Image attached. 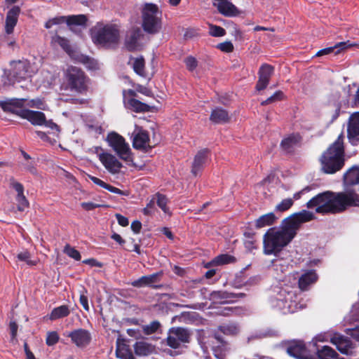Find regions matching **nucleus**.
Instances as JSON below:
<instances>
[{"instance_id":"f257e3e1","label":"nucleus","mask_w":359,"mask_h":359,"mask_svg":"<svg viewBox=\"0 0 359 359\" xmlns=\"http://www.w3.org/2000/svg\"><path fill=\"white\" fill-rule=\"evenodd\" d=\"M346 189L344 191L334 192L326 191L320 193L310 199L308 208L316 207V212L322 215H336L344 212L349 208H359V166L353 165L343 176Z\"/></svg>"},{"instance_id":"f03ea898","label":"nucleus","mask_w":359,"mask_h":359,"mask_svg":"<svg viewBox=\"0 0 359 359\" xmlns=\"http://www.w3.org/2000/svg\"><path fill=\"white\" fill-rule=\"evenodd\" d=\"M344 135L340 134L337 140L323 152L319 161L320 170L325 174H334L345 165Z\"/></svg>"},{"instance_id":"7ed1b4c3","label":"nucleus","mask_w":359,"mask_h":359,"mask_svg":"<svg viewBox=\"0 0 359 359\" xmlns=\"http://www.w3.org/2000/svg\"><path fill=\"white\" fill-rule=\"evenodd\" d=\"M25 99L11 98L0 101V107L4 112L11 113L29 121L34 126H43L45 114L40 111L25 109Z\"/></svg>"},{"instance_id":"20e7f679","label":"nucleus","mask_w":359,"mask_h":359,"mask_svg":"<svg viewBox=\"0 0 359 359\" xmlns=\"http://www.w3.org/2000/svg\"><path fill=\"white\" fill-rule=\"evenodd\" d=\"M63 79L65 90L80 95H86L88 92L90 79L81 68L68 67L64 72Z\"/></svg>"},{"instance_id":"39448f33","label":"nucleus","mask_w":359,"mask_h":359,"mask_svg":"<svg viewBox=\"0 0 359 359\" xmlns=\"http://www.w3.org/2000/svg\"><path fill=\"white\" fill-rule=\"evenodd\" d=\"M291 241L290 236H287L280 229L271 227L263 236V252L266 255L278 257L283 249Z\"/></svg>"},{"instance_id":"423d86ee","label":"nucleus","mask_w":359,"mask_h":359,"mask_svg":"<svg viewBox=\"0 0 359 359\" xmlns=\"http://www.w3.org/2000/svg\"><path fill=\"white\" fill-rule=\"evenodd\" d=\"M162 12L158 6L153 3H146L142 9V27L145 32L155 34L161 29Z\"/></svg>"},{"instance_id":"0eeeda50","label":"nucleus","mask_w":359,"mask_h":359,"mask_svg":"<svg viewBox=\"0 0 359 359\" xmlns=\"http://www.w3.org/2000/svg\"><path fill=\"white\" fill-rule=\"evenodd\" d=\"M119 30L114 25H106L97 29L92 35V40L96 45L109 48L116 46L119 41Z\"/></svg>"},{"instance_id":"6e6552de","label":"nucleus","mask_w":359,"mask_h":359,"mask_svg":"<svg viewBox=\"0 0 359 359\" xmlns=\"http://www.w3.org/2000/svg\"><path fill=\"white\" fill-rule=\"evenodd\" d=\"M106 140L120 158L125 161L128 164L133 162L131 150L123 137L117 133L111 132L107 135Z\"/></svg>"},{"instance_id":"1a4fd4ad","label":"nucleus","mask_w":359,"mask_h":359,"mask_svg":"<svg viewBox=\"0 0 359 359\" xmlns=\"http://www.w3.org/2000/svg\"><path fill=\"white\" fill-rule=\"evenodd\" d=\"M302 140V136L299 133H292L283 138L280 147L285 154L294 155L296 148L301 147Z\"/></svg>"},{"instance_id":"9d476101","label":"nucleus","mask_w":359,"mask_h":359,"mask_svg":"<svg viewBox=\"0 0 359 359\" xmlns=\"http://www.w3.org/2000/svg\"><path fill=\"white\" fill-rule=\"evenodd\" d=\"M274 74V67L271 65L264 63L258 70V80L255 89L257 92L265 90L269 84L270 80Z\"/></svg>"},{"instance_id":"9b49d317","label":"nucleus","mask_w":359,"mask_h":359,"mask_svg":"<svg viewBox=\"0 0 359 359\" xmlns=\"http://www.w3.org/2000/svg\"><path fill=\"white\" fill-rule=\"evenodd\" d=\"M163 276V271L161 270L148 276H143L131 282L130 285L135 287H143L147 286L153 289H161L163 285H156V283L161 280Z\"/></svg>"},{"instance_id":"f8f14e48","label":"nucleus","mask_w":359,"mask_h":359,"mask_svg":"<svg viewBox=\"0 0 359 359\" xmlns=\"http://www.w3.org/2000/svg\"><path fill=\"white\" fill-rule=\"evenodd\" d=\"M286 351L297 359H311L308 350L303 341L293 340L286 344Z\"/></svg>"},{"instance_id":"ddd939ff","label":"nucleus","mask_w":359,"mask_h":359,"mask_svg":"<svg viewBox=\"0 0 359 359\" xmlns=\"http://www.w3.org/2000/svg\"><path fill=\"white\" fill-rule=\"evenodd\" d=\"M347 137L352 145H359V111L353 113L349 117Z\"/></svg>"},{"instance_id":"4468645a","label":"nucleus","mask_w":359,"mask_h":359,"mask_svg":"<svg viewBox=\"0 0 359 359\" xmlns=\"http://www.w3.org/2000/svg\"><path fill=\"white\" fill-rule=\"evenodd\" d=\"M67 336L71 339L72 344L81 348L88 346L92 339L90 332L83 328L76 329Z\"/></svg>"},{"instance_id":"2eb2a0df","label":"nucleus","mask_w":359,"mask_h":359,"mask_svg":"<svg viewBox=\"0 0 359 359\" xmlns=\"http://www.w3.org/2000/svg\"><path fill=\"white\" fill-rule=\"evenodd\" d=\"M11 75L20 82L30 76V64L27 60H18L11 65Z\"/></svg>"},{"instance_id":"dca6fc26","label":"nucleus","mask_w":359,"mask_h":359,"mask_svg":"<svg viewBox=\"0 0 359 359\" xmlns=\"http://www.w3.org/2000/svg\"><path fill=\"white\" fill-rule=\"evenodd\" d=\"M210 154V150L205 148L199 150L194 158L191 172L193 175L197 176L203 170L208 157Z\"/></svg>"},{"instance_id":"f3484780","label":"nucleus","mask_w":359,"mask_h":359,"mask_svg":"<svg viewBox=\"0 0 359 359\" xmlns=\"http://www.w3.org/2000/svg\"><path fill=\"white\" fill-rule=\"evenodd\" d=\"M99 159L104 168L111 174L120 172L122 163L112 154L108 153H100Z\"/></svg>"},{"instance_id":"a211bd4d","label":"nucleus","mask_w":359,"mask_h":359,"mask_svg":"<svg viewBox=\"0 0 359 359\" xmlns=\"http://www.w3.org/2000/svg\"><path fill=\"white\" fill-rule=\"evenodd\" d=\"M213 6L217 8L218 12L225 17H235L240 14L237 7L228 0H214Z\"/></svg>"},{"instance_id":"6ab92c4d","label":"nucleus","mask_w":359,"mask_h":359,"mask_svg":"<svg viewBox=\"0 0 359 359\" xmlns=\"http://www.w3.org/2000/svg\"><path fill=\"white\" fill-rule=\"evenodd\" d=\"M20 12L21 9L18 6H13L7 12L4 27L5 32L7 34H11L13 32L14 28L18 23Z\"/></svg>"},{"instance_id":"aec40b11","label":"nucleus","mask_w":359,"mask_h":359,"mask_svg":"<svg viewBox=\"0 0 359 359\" xmlns=\"http://www.w3.org/2000/svg\"><path fill=\"white\" fill-rule=\"evenodd\" d=\"M299 228V224L294 214H292L282 221V227L280 230L285 233L287 236H290L292 240L296 236L297 230Z\"/></svg>"},{"instance_id":"412c9836","label":"nucleus","mask_w":359,"mask_h":359,"mask_svg":"<svg viewBox=\"0 0 359 359\" xmlns=\"http://www.w3.org/2000/svg\"><path fill=\"white\" fill-rule=\"evenodd\" d=\"M149 133L147 130H140L133 137V147L136 149L147 151L151 149L149 145Z\"/></svg>"},{"instance_id":"4be33fe9","label":"nucleus","mask_w":359,"mask_h":359,"mask_svg":"<svg viewBox=\"0 0 359 359\" xmlns=\"http://www.w3.org/2000/svg\"><path fill=\"white\" fill-rule=\"evenodd\" d=\"M11 186L17 192L15 200L18 203V210L20 212H23L29 205L28 200L24 195V187L18 182H13Z\"/></svg>"},{"instance_id":"5701e85b","label":"nucleus","mask_w":359,"mask_h":359,"mask_svg":"<svg viewBox=\"0 0 359 359\" xmlns=\"http://www.w3.org/2000/svg\"><path fill=\"white\" fill-rule=\"evenodd\" d=\"M142 32L140 28L136 27L130 30L129 34L125 39V46L130 52L135 51L138 49V41L142 36Z\"/></svg>"},{"instance_id":"b1692460","label":"nucleus","mask_w":359,"mask_h":359,"mask_svg":"<svg viewBox=\"0 0 359 359\" xmlns=\"http://www.w3.org/2000/svg\"><path fill=\"white\" fill-rule=\"evenodd\" d=\"M318 280V275L314 270H309L303 273L299 278L298 285L302 291H306L309 287L316 283Z\"/></svg>"},{"instance_id":"393cba45","label":"nucleus","mask_w":359,"mask_h":359,"mask_svg":"<svg viewBox=\"0 0 359 359\" xmlns=\"http://www.w3.org/2000/svg\"><path fill=\"white\" fill-rule=\"evenodd\" d=\"M357 46L356 44L352 43L350 42V41H344V42H339L336 43L334 46L327 47L323 48L320 50H318L316 55L318 57H320L325 55H329L334 51L335 49H337V51L335 52V54H338L340 53L341 50L347 49L348 48L353 47Z\"/></svg>"},{"instance_id":"a878e982","label":"nucleus","mask_w":359,"mask_h":359,"mask_svg":"<svg viewBox=\"0 0 359 359\" xmlns=\"http://www.w3.org/2000/svg\"><path fill=\"white\" fill-rule=\"evenodd\" d=\"M331 342L334 344L338 351L343 354H348L349 349L352 348L351 339L342 335L332 337Z\"/></svg>"},{"instance_id":"bb28decb","label":"nucleus","mask_w":359,"mask_h":359,"mask_svg":"<svg viewBox=\"0 0 359 359\" xmlns=\"http://www.w3.org/2000/svg\"><path fill=\"white\" fill-rule=\"evenodd\" d=\"M277 219L278 218L273 212L264 214L255 220V227L259 229L272 226L276 223Z\"/></svg>"},{"instance_id":"cd10ccee","label":"nucleus","mask_w":359,"mask_h":359,"mask_svg":"<svg viewBox=\"0 0 359 359\" xmlns=\"http://www.w3.org/2000/svg\"><path fill=\"white\" fill-rule=\"evenodd\" d=\"M51 44L53 46H59L69 55H71L74 53V50L70 44L69 40L57 34H55L51 37Z\"/></svg>"},{"instance_id":"c85d7f7f","label":"nucleus","mask_w":359,"mask_h":359,"mask_svg":"<svg viewBox=\"0 0 359 359\" xmlns=\"http://www.w3.org/2000/svg\"><path fill=\"white\" fill-rule=\"evenodd\" d=\"M134 350L136 355L139 356H147L155 351V346L147 342L140 341L134 344Z\"/></svg>"},{"instance_id":"c756f323","label":"nucleus","mask_w":359,"mask_h":359,"mask_svg":"<svg viewBox=\"0 0 359 359\" xmlns=\"http://www.w3.org/2000/svg\"><path fill=\"white\" fill-rule=\"evenodd\" d=\"M90 179L94 184L108 190L111 193L126 196H128L129 195V191L121 190L117 187H115L109 184L104 182V181H102V180L97 177L90 176Z\"/></svg>"},{"instance_id":"7c9ffc66","label":"nucleus","mask_w":359,"mask_h":359,"mask_svg":"<svg viewBox=\"0 0 359 359\" xmlns=\"http://www.w3.org/2000/svg\"><path fill=\"white\" fill-rule=\"evenodd\" d=\"M210 120L215 123L228 122L229 120L228 111L221 107H217L212 111Z\"/></svg>"},{"instance_id":"2f4dec72","label":"nucleus","mask_w":359,"mask_h":359,"mask_svg":"<svg viewBox=\"0 0 359 359\" xmlns=\"http://www.w3.org/2000/svg\"><path fill=\"white\" fill-rule=\"evenodd\" d=\"M236 259L235 257L229 254H222L215 257L211 262H208L205 267L208 268L212 265L222 266L224 264H231L236 262Z\"/></svg>"},{"instance_id":"473e14b6","label":"nucleus","mask_w":359,"mask_h":359,"mask_svg":"<svg viewBox=\"0 0 359 359\" xmlns=\"http://www.w3.org/2000/svg\"><path fill=\"white\" fill-rule=\"evenodd\" d=\"M128 104L130 109L137 113L149 112L152 111L153 108L149 104L142 102L141 101L135 98L128 99Z\"/></svg>"},{"instance_id":"72a5a7b5","label":"nucleus","mask_w":359,"mask_h":359,"mask_svg":"<svg viewBox=\"0 0 359 359\" xmlns=\"http://www.w3.org/2000/svg\"><path fill=\"white\" fill-rule=\"evenodd\" d=\"M316 353L319 359H336L338 353L330 346H323L320 348H316Z\"/></svg>"},{"instance_id":"f704fd0d","label":"nucleus","mask_w":359,"mask_h":359,"mask_svg":"<svg viewBox=\"0 0 359 359\" xmlns=\"http://www.w3.org/2000/svg\"><path fill=\"white\" fill-rule=\"evenodd\" d=\"M116 355L120 359H135L129 345L126 344H120L117 343Z\"/></svg>"},{"instance_id":"c9c22d12","label":"nucleus","mask_w":359,"mask_h":359,"mask_svg":"<svg viewBox=\"0 0 359 359\" xmlns=\"http://www.w3.org/2000/svg\"><path fill=\"white\" fill-rule=\"evenodd\" d=\"M70 311L67 305H62L54 308L50 316L49 319L51 320H55L59 318L67 317L69 315Z\"/></svg>"},{"instance_id":"e433bc0d","label":"nucleus","mask_w":359,"mask_h":359,"mask_svg":"<svg viewBox=\"0 0 359 359\" xmlns=\"http://www.w3.org/2000/svg\"><path fill=\"white\" fill-rule=\"evenodd\" d=\"M88 18L86 15H72L67 16L66 23L71 26H86Z\"/></svg>"},{"instance_id":"4c0bfd02","label":"nucleus","mask_w":359,"mask_h":359,"mask_svg":"<svg viewBox=\"0 0 359 359\" xmlns=\"http://www.w3.org/2000/svg\"><path fill=\"white\" fill-rule=\"evenodd\" d=\"M154 196L157 205L162 210V211L165 214L170 215L171 212L170 211V209L167 205L169 201L167 196L164 194H160L159 192L156 193Z\"/></svg>"},{"instance_id":"58836bf2","label":"nucleus","mask_w":359,"mask_h":359,"mask_svg":"<svg viewBox=\"0 0 359 359\" xmlns=\"http://www.w3.org/2000/svg\"><path fill=\"white\" fill-rule=\"evenodd\" d=\"M171 333L175 335L180 342L187 343L189 341L190 334L187 329L183 327L173 328Z\"/></svg>"},{"instance_id":"ea45409f","label":"nucleus","mask_w":359,"mask_h":359,"mask_svg":"<svg viewBox=\"0 0 359 359\" xmlns=\"http://www.w3.org/2000/svg\"><path fill=\"white\" fill-rule=\"evenodd\" d=\"M294 215L299 225L302 223L311 221L315 218V215L313 212L306 210H303L299 212L294 213Z\"/></svg>"},{"instance_id":"a19ab883","label":"nucleus","mask_w":359,"mask_h":359,"mask_svg":"<svg viewBox=\"0 0 359 359\" xmlns=\"http://www.w3.org/2000/svg\"><path fill=\"white\" fill-rule=\"evenodd\" d=\"M133 68L134 72L140 76H145V60L143 57L135 59Z\"/></svg>"},{"instance_id":"79ce46f5","label":"nucleus","mask_w":359,"mask_h":359,"mask_svg":"<svg viewBox=\"0 0 359 359\" xmlns=\"http://www.w3.org/2000/svg\"><path fill=\"white\" fill-rule=\"evenodd\" d=\"M210 296L213 300L221 303L228 302L229 299H231V294L226 291H213Z\"/></svg>"},{"instance_id":"37998d69","label":"nucleus","mask_w":359,"mask_h":359,"mask_svg":"<svg viewBox=\"0 0 359 359\" xmlns=\"http://www.w3.org/2000/svg\"><path fill=\"white\" fill-rule=\"evenodd\" d=\"M218 330L222 333L226 335H235L239 332L238 326L234 323L219 325Z\"/></svg>"},{"instance_id":"c03bdc74","label":"nucleus","mask_w":359,"mask_h":359,"mask_svg":"<svg viewBox=\"0 0 359 359\" xmlns=\"http://www.w3.org/2000/svg\"><path fill=\"white\" fill-rule=\"evenodd\" d=\"M285 96L283 91L277 90L271 96L268 97L266 100H263L261 102L262 106H266L268 104H272L273 102H276L280 100H283Z\"/></svg>"},{"instance_id":"a18cd8bd","label":"nucleus","mask_w":359,"mask_h":359,"mask_svg":"<svg viewBox=\"0 0 359 359\" xmlns=\"http://www.w3.org/2000/svg\"><path fill=\"white\" fill-rule=\"evenodd\" d=\"M294 204V201L292 198H288L283 199L280 203H279L275 208V210L278 212H285L288 210Z\"/></svg>"},{"instance_id":"49530a36","label":"nucleus","mask_w":359,"mask_h":359,"mask_svg":"<svg viewBox=\"0 0 359 359\" xmlns=\"http://www.w3.org/2000/svg\"><path fill=\"white\" fill-rule=\"evenodd\" d=\"M161 324L158 321H152L150 324L144 325L142 328L143 332L145 334H151L157 332L160 328Z\"/></svg>"},{"instance_id":"de8ad7c7","label":"nucleus","mask_w":359,"mask_h":359,"mask_svg":"<svg viewBox=\"0 0 359 359\" xmlns=\"http://www.w3.org/2000/svg\"><path fill=\"white\" fill-rule=\"evenodd\" d=\"M212 344H215V342L212 341ZM226 351V346H221V345H217V346L213 345L212 346L213 354L218 359H224V358L226 356V353H225Z\"/></svg>"},{"instance_id":"09e8293b","label":"nucleus","mask_w":359,"mask_h":359,"mask_svg":"<svg viewBox=\"0 0 359 359\" xmlns=\"http://www.w3.org/2000/svg\"><path fill=\"white\" fill-rule=\"evenodd\" d=\"M64 252L76 261H80L81 259L80 252L74 248L71 247L69 244L66 245L65 247Z\"/></svg>"},{"instance_id":"8fccbe9b","label":"nucleus","mask_w":359,"mask_h":359,"mask_svg":"<svg viewBox=\"0 0 359 359\" xmlns=\"http://www.w3.org/2000/svg\"><path fill=\"white\" fill-rule=\"evenodd\" d=\"M17 258L19 261L25 262L29 266H34L36 264V262L31 260V255L27 250L18 253Z\"/></svg>"},{"instance_id":"3c124183","label":"nucleus","mask_w":359,"mask_h":359,"mask_svg":"<svg viewBox=\"0 0 359 359\" xmlns=\"http://www.w3.org/2000/svg\"><path fill=\"white\" fill-rule=\"evenodd\" d=\"M209 34L215 37H220L226 34V30L220 26L210 25Z\"/></svg>"},{"instance_id":"603ef678","label":"nucleus","mask_w":359,"mask_h":359,"mask_svg":"<svg viewBox=\"0 0 359 359\" xmlns=\"http://www.w3.org/2000/svg\"><path fill=\"white\" fill-rule=\"evenodd\" d=\"M217 48L219 49L221 51L227 53H231L234 50L233 43L229 41L218 43L217 45Z\"/></svg>"},{"instance_id":"864d4df0","label":"nucleus","mask_w":359,"mask_h":359,"mask_svg":"<svg viewBox=\"0 0 359 359\" xmlns=\"http://www.w3.org/2000/svg\"><path fill=\"white\" fill-rule=\"evenodd\" d=\"M59 339V335L57 332H49L47 334L46 343L48 346H53L58 342Z\"/></svg>"},{"instance_id":"5fc2aeb1","label":"nucleus","mask_w":359,"mask_h":359,"mask_svg":"<svg viewBox=\"0 0 359 359\" xmlns=\"http://www.w3.org/2000/svg\"><path fill=\"white\" fill-rule=\"evenodd\" d=\"M184 63L187 69L193 72L198 66L197 60L193 56H189L184 59Z\"/></svg>"},{"instance_id":"6e6d98bb","label":"nucleus","mask_w":359,"mask_h":359,"mask_svg":"<svg viewBox=\"0 0 359 359\" xmlns=\"http://www.w3.org/2000/svg\"><path fill=\"white\" fill-rule=\"evenodd\" d=\"M167 345L172 348H177L180 346V341L174 334L169 335L167 337Z\"/></svg>"},{"instance_id":"4d7b16f0","label":"nucleus","mask_w":359,"mask_h":359,"mask_svg":"<svg viewBox=\"0 0 359 359\" xmlns=\"http://www.w3.org/2000/svg\"><path fill=\"white\" fill-rule=\"evenodd\" d=\"M86 293L87 290L84 289L83 292L80 294L79 302L82 305L83 308L86 311H88L90 308L88 305V297L86 295Z\"/></svg>"},{"instance_id":"13d9d810","label":"nucleus","mask_w":359,"mask_h":359,"mask_svg":"<svg viewBox=\"0 0 359 359\" xmlns=\"http://www.w3.org/2000/svg\"><path fill=\"white\" fill-rule=\"evenodd\" d=\"M81 206L86 211L93 210L97 208L102 207V205L94 203L93 202H83Z\"/></svg>"},{"instance_id":"bf43d9fd","label":"nucleus","mask_w":359,"mask_h":359,"mask_svg":"<svg viewBox=\"0 0 359 359\" xmlns=\"http://www.w3.org/2000/svg\"><path fill=\"white\" fill-rule=\"evenodd\" d=\"M115 217H116L117 222L120 226H123V227L128 226L129 220L126 217H125L119 213H116L115 215Z\"/></svg>"},{"instance_id":"052dcab7","label":"nucleus","mask_w":359,"mask_h":359,"mask_svg":"<svg viewBox=\"0 0 359 359\" xmlns=\"http://www.w3.org/2000/svg\"><path fill=\"white\" fill-rule=\"evenodd\" d=\"M136 90L138 93H140L146 96L154 97L152 91L149 88H148L144 86L138 85L136 88Z\"/></svg>"},{"instance_id":"680f3d73","label":"nucleus","mask_w":359,"mask_h":359,"mask_svg":"<svg viewBox=\"0 0 359 359\" xmlns=\"http://www.w3.org/2000/svg\"><path fill=\"white\" fill-rule=\"evenodd\" d=\"M9 328L11 330V340L13 341L17 337V332L18 329V325L15 321H11L9 323Z\"/></svg>"},{"instance_id":"e2e57ef3","label":"nucleus","mask_w":359,"mask_h":359,"mask_svg":"<svg viewBox=\"0 0 359 359\" xmlns=\"http://www.w3.org/2000/svg\"><path fill=\"white\" fill-rule=\"evenodd\" d=\"M24 168L29 171L32 174H36V168L35 167L34 161H28L27 163L23 164Z\"/></svg>"},{"instance_id":"0e129e2a","label":"nucleus","mask_w":359,"mask_h":359,"mask_svg":"<svg viewBox=\"0 0 359 359\" xmlns=\"http://www.w3.org/2000/svg\"><path fill=\"white\" fill-rule=\"evenodd\" d=\"M130 228L135 233H139L142 229V223L139 220H135L132 222Z\"/></svg>"},{"instance_id":"69168bd1","label":"nucleus","mask_w":359,"mask_h":359,"mask_svg":"<svg viewBox=\"0 0 359 359\" xmlns=\"http://www.w3.org/2000/svg\"><path fill=\"white\" fill-rule=\"evenodd\" d=\"M83 263L88 264L91 266H97V267L102 266V264L94 258L85 259L83 261Z\"/></svg>"},{"instance_id":"338daca9","label":"nucleus","mask_w":359,"mask_h":359,"mask_svg":"<svg viewBox=\"0 0 359 359\" xmlns=\"http://www.w3.org/2000/svg\"><path fill=\"white\" fill-rule=\"evenodd\" d=\"M45 127L50 128L51 130H59V126L54 123L52 120H46V117L45 116V123L43 125Z\"/></svg>"},{"instance_id":"774afa93","label":"nucleus","mask_w":359,"mask_h":359,"mask_svg":"<svg viewBox=\"0 0 359 359\" xmlns=\"http://www.w3.org/2000/svg\"><path fill=\"white\" fill-rule=\"evenodd\" d=\"M213 338H214V339H215L217 343L219 344V345H221L223 346L227 345L226 341H224L223 337L219 333L215 332L213 334Z\"/></svg>"}]
</instances>
